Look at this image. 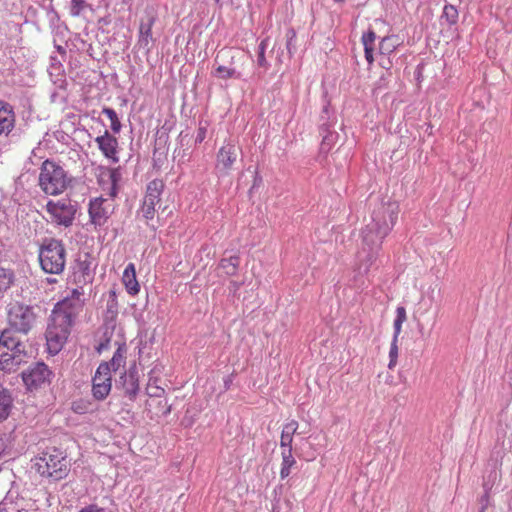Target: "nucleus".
Listing matches in <instances>:
<instances>
[{
    "mask_svg": "<svg viewBox=\"0 0 512 512\" xmlns=\"http://www.w3.org/2000/svg\"><path fill=\"white\" fill-rule=\"evenodd\" d=\"M84 285H78L71 294L58 302L52 310L50 322L46 330V341L49 353L57 354L66 343L75 318L82 310Z\"/></svg>",
    "mask_w": 512,
    "mask_h": 512,
    "instance_id": "obj_1",
    "label": "nucleus"
},
{
    "mask_svg": "<svg viewBox=\"0 0 512 512\" xmlns=\"http://www.w3.org/2000/svg\"><path fill=\"white\" fill-rule=\"evenodd\" d=\"M399 212V204L394 201L381 203L374 209L371 222L361 232L363 246L369 250L379 249L395 226Z\"/></svg>",
    "mask_w": 512,
    "mask_h": 512,
    "instance_id": "obj_2",
    "label": "nucleus"
},
{
    "mask_svg": "<svg viewBox=\"0 0 512 512\" xmlns=\"http://www.w3.org/2000/svg\"><path fill=\"white\" fill-rule=\"evenodd\" d=\"M121 174L118 168H103L99 175V184L108 196L101 195L90 201L89 216L94 225L101 226L106 223L114 209V198L118 192V182Z\"/></svg>",
    "mask_w": 512,
    "mask_h": 512,
    "instance_id": "obj_3",
    "label": "nucleus"
},
{
    "mask_svg": "<svg viewBox=\"0 0 512 512\" xmlns=\"http://www.w3.org/2000/svg\"><path fill=\"white\" fill-rule=\"evenodd\" d=\"M72 182L68 172L55 161L45 160L38 176V185L41 191L50 196L64 193Z\"/></svg>",
    "mask_w": 512,
    "mask_h": 512,
    "instance_id": "obj_4",
    "label": "nucleus"
},
{
    "mask_svg": "<svg viewBox=\"0 0 512 512\" xmlns=\"http://www.w3.org/2000/svg\"><path fill=\"white\" fill-rule=\"evenodd\" d=\"M34 466L42 477L54 480L63 479L69 471V461L63 452L56 448L42 452L36 457Z\"/></svg>",
    "mask_w": 512,
    "mask_h": 512,
    "instance_id": "obj_5",
    "label": "nucleus"
},
{
    "mask_svg": "<svg viewBox=\"0 0 512 512\" xmlns=\"http://www.w3.org/2000/svg\"><path fill=\"white\" fill-rule=\"evenodd\" d=\"M39 263L42 270L49 274H60L66 264V250L61 241L47 239L39 249Z\"/></svg>",
    "mask_w": 512,
    "mask_h": 512,
    "instance_id": "obj_6",
    "label": "nucleus"
},
{
    "mask_svg": "<svg viewBox=\"0 0 512 512\" xmlns=\"http://www.w3.org/2000/svg\"><path fill=\"white\" fill-rule=\"evenodd\" d=\"M45 212L48 222L54 225L69 227L74 221L76 207L69 198L51 199L45 205Z\"/></svg>",
    "mask_w": 512,
    "mask_h": 512,
    "instance_id": "obj_7",
    "label": "nucleus"
},
{
    "mask_svg": "<svg viewBox=\"0 0 512 512\" xmlns=\"http://www.w3.org/2000/svg\"><path fill=\"white\" fill-rule=\"evenodd\" d=\"M35 320L36 315L30 306L19 302L8 305L7 321L15 331L26 334L33 327Z\"/></svg>",
    "mask_w": 512,
    "mask_h": 512,
    "instance_id": "obj_8",
    "label": "nucleus"
},
{
    "mask_svg": "<svg viewBox=\"0 0 512 512\" xmlns=\"http://www.w3.org/2000/svg\"><path fill=\"white\" fill-rule=\"evenodd\" d=\"M240 152L241 149L233 140L229 139L223 143L216 153L214 170L217 177H228L231 175Z\"/></svg>",
    "mask_w": 512,
    "mask_h": 512,
    "instance_id": "obj_9",
    "label": "nucleus"
},
{
    "mask_svg": "<svg viewBox=\"0 0 512 512\" xmlns=\"http://www.w3.org/2000/svg\"><path fill=\"white\" fill-rule=\"evenodd\" d=\"M52 372L43 362L35 363L22 372V380L30 392L38 391L50 385Z\"/></svg>",
    "mask_w": 512,
    "mask_h": 512,
    "instance_id": "obj_10",
    "label": "nucleus"
},
{
    "mask_svg": "<svg viewBox=\"0 0 512 512\" xmlns=\"http://www.w3.org/2000/svg\"><path fill=\"white\" fill-rule=\"evenodd\" d=\"M19 342L3 333L0 337V369L14 371L20 364Z\"/></svg>",
    "mask_w": 512,
    "mask_h": 512,
    "instance_id": "obj_11",
    "label": "nucleus"
},
{
    "mask_svg": "<svg viewBox=\"0 0 512 512\" xmlns=\"http://www.w3.org/2000/svg\"><path fill=\"white\" fill-rule=\"evenodd\" d=\"M165 184L160 179H154L147 185L146 192L139 209V213L146 222L153 220L156 213V205L161 201V195L164 191Z\"/></svg>",
    "mask_w": 512,
    "mask_h": 512,
    "instance_id": "obj_12",
    "label": "nucleus"
},
{
    "mask_svg": "<svg viewBox=\"0 0 512 512\" xmlns=\"http://www.w3.org/2000/svg\"><path fill=\"white\" fill-rule=\"evenodd\" d=\"M112 389V373L109 365L100 363L92 378V395L98 401L105 400Z\"/></svg>",
    "mask_w": 512,
    "mask_h": 512,
    "instance_id": "obj_13",
    "label": "nucleus"
},
{
    "mask_svg": "<svg viewBox=\"0 0 512 512\" xmlns=\"http://www.w3.org/2000/svg\"><path fill=\"white\" fill-rule=\"evenodd\" d=\"M165 366L162 363H155L148 373V381L146 385V394L148 397H163L165 389L160 386L161 374L164 372Z\"/></svg>",
    "mask_w": 512,
    "mask_h": 512,
    "instance_id": "obj_14",
    "label": "nucleus"
},
{
    "mask_svg": "<svg viewBox=\"0 0 512 512\" xmlns=\"http://www.w3.org/2000/svg\"><path fill=\"white\" fill-rule=\"evenodd\" d=\"M95 142L106 158L111 160L113 163H117L119 161V157L117 155L118 140L116 137L111 135L108 131H105L103 135L96 137Z\"/></svg>",
    "mask_w": 512,
    "mask_h": 512,
    "instance_id": "obj_15",
    "label": "nucleus"
},
{
    "mask_svg": "<svg viewBox=\"0 0 512 512\" xmlns=\"http://www.w3.org/2000/svg\"><path fill=\"white\" fill-rule=\"evenodd\" d=\"M400 44V39L396 35H390L382 38L379 43V64L381 67L387 70L391 68L392 62L389 58L385 59V56L391 55Z\"/></svg>",
    "mask_w": 512,
    "mask_h": 512,
    "instance_id": "obj_16",
    "label": "nucleus"
},
{
    "mask_svg": "<svg viewBox=\"0 0 512 512\" xmlns=\"http://www.w3.org/2000/svg\"><path fill=\"white\" fill-rule=\"evenodd\" d=\"M145 411L150 419H154L168 415L171 411V407L165 396L148 397L145 402Z\"/></svg>",
    "mask_w": 512,
    "mask_h": 512,
    "instance_id": "obj_17",
    "label": "nucleus"
},
{
    "mask_svg": "<svg viewBox=\"0 0 512 512\" xmlns=\"http://www.w3.org/2000/svg\"><path fill=\"white\" fill-rule=\"evenodd\" d=\"M121 379L124 395L129 400L134 401L140 392V381L137 371L130 369L121 376Z\"/></svg>",
    "mask_w": 512,
    "mask_h": 512,
    "instance_id": "obj_18",
    "label": "nucleus"
},
{
    "mask_svg": "<svg viewBox=\"0 0 512 512\" xmlns=\"http://www.w3.org/2000/svg\"><path fill=\"white\" fill-rule=\"evenodd\" d=\"M122 283L129 295L135 296L140 292V284L137 280L136 267L134 263H129L124 269Z\"/></svg>",
    "mask_w": 512,
    "mask_h": 512,
    "instance_id": "obj_19",
    "label": "nucleus"
},
{
    "mask_svg": "<svg viewBox=\"0 0 512 512\" xmlns=\"http://www.w3.org/2000/svg\"><path fill=\"white\" fill-rule=\"evenodd\" d=\"M15 116L11 106L0 101V135L9 134L14 127Z\"/></svg>",
    "mask_w": 512,
    "mask_h": 512,
    "instance_id": "obj_20",
    "label": "nucleus"
},
{
    "mask_svg": "<svg viewBox=\"0 0 512 512\" xmlns=\"http://www.w3.org/2000/svg\"><path fill=\"white\" fill-rule=\"evenodd\" d=\"M299 424L296 420H291L283 426L281 437H280V447L281 449H293V437L297 432Z\"/></svg>",
    "mask_w": 512,
    "mask_h": 512,
    "instance_id": "obj_21",
    "label": "nucleus"
},
{
    "mask_svg": "<svg viewBox=\"0 0 512 512\" xmlns=\"http://www.w3.org/2000/svg\"><path fill=\"white\" fill-rule=\"evenodd\" d=\"M127 358V347L125 344H120L116 351L114 352L110 361H105L104 363L109 365V372H116L120 368H124L126 364Z\"/></svg>",
    "mask_w": 512,
    "mask_h": 512,
    "instance_id": "obj_22",
    "label": "nucleus"
},
{
    "mask_svg": "<svg viewBox=\"0 0 512 512\" xmlns=\"http://www.w3.org/2000/svg\"><path fill=\"white\" fill-rule=\"evenodd\" d=\"M376 34L373 30L362 35L361 41L364 46L365 59L371 65L374 62V47H375Z\"/></svg>",
    "mask_w": 512,
    "mask_h": 512,
    "instance_id": "obj_23",
    "label": "nucleus"
},
{
    "mask_svg": "<svg viewBox=\"0 0 512 512\" xmlns=\"http://www.w3.org/2000/svg\"><path fill=\"white\" fill-rule=\"evenodd\" d=\"M281 457L280 478L285 479L290 475L291 469L296 465L293 449H281Z\"/></svg>",
    "mask_w": 512,
    "mask_h": 512,
    "instance_id": "obj_24",
    "label": "nucleus"
},
{
    "mask_svg": "<svg viewBox=\"0 0 512 512\" xmlns=\"http://www.w3.org/2000/svg\"><path fill=\"white\" fill-rule=\"evenodd\" d=\"M13 408V399L9 391L0 387V423L8 418Z\"/></svg>",
    "mask_w": 512,
    "mask_h": 512,
    "instance_id": "obj_25",
    "label": "nucleus"
},
{
    "mask_svg": "<svg viewBox=\"0 0 512 512\" xmlns=\"http://www.w3.org/2000/svg\"><path fill=\"white\" fill-rule=\"evenodd\" d=\"M74 282L77 285H87L93 280V272L85 262L80 263L73 273Z\"/></svg>",
    "mask_w": 512,
    "mask_h": 512,
    "instance_id": "obj_26",
    "label": "nucleus"
},
{
    "mask_svg": "<svg viewBox=\"0 0 512 512\" xmlns=\"http://www.w3.org/2000/svg\"><path fill=\"white\" fill-rule=\"evenodd\" d=\"M154 22V17L150 16L146 21L140 23L139 43L145 47H148L152 41V27Z\"/></svg>",
    "mask_w": 512,
    "mask_h": 512,
    "instance_id": "obj_27",
    "label": "nucleus"
},
{
    "mask_svg": "<svg viewBox=\"0 0 512 512\" xmlns=\"http://www.w3.org/2000/svg\"><path fill=\"white\" fill-rule=\"evenodd\" d=\"M240 265V258L238 256H230L223 258L219 262V267L224 270L228 276H233L237 273Z\"/></svg>",
    "mask_w": 512,
    "mask_h": 512,
    "instance_id": "obj_28",
    "label": "nucleus"
},
{
    "mask_svg": "<svg viewBox=\"0 0 512 512\" xmlns=\"http://www.w3.org/2000/svg\"><path fill=\"white\" fill-rule=\"evenodd\" d=\"M407 320V313L406 309L403 306H399L396 309V317L394 319L393 328H394V335L393 339H399V335L402 332V325Z\"/></svg>",
    "mask_w": 512,
    "mask_h": 512,
    "instance_id": "obj_29",
    "label": "nucleus"
},
{
    "mask_svg": "<svg viewBox=\"0 0 512 512\" xmlns=\"http://www.w3.org/2000/svg\"><path fill=\"white\" fill-rule=\"evenodd\" d=\"M442 18L450 26L455 25L458 22L459 13L455 6L447 4L443 8Z\"/></svg>",
    "mask_w": 512,
    "mask_h": 512,
    "instance_id": "obj_30",
    "label": "nucleus"
},
{
    "mask_svg": "<svg viewBox=\"0 0 512 512\" xmlns=\"http://www.w3.org/2000/svg\"><path fill=\"white\" fill-rule=\"evenodd\" d=\"M13 282V275L10 271L0 267V299L10 288Z\"/></svg>",
    "mask_w": 512,
    "mask_h": 512,
    "instance_id": "obj_31",
    "label": "nucleus"
},
{
    "mask_svg": "<svg viewBox=\"0 0 512 512\" xmlns=\"http://www.w3.org/2000/svg\"><path fill=\"white\" fill-rule=\"evenodd\" d=\"M215 76L222 80H227V79H231V78H235V79L241 78V74L239 72H237L235 69L229 68V67H226L223 65H220L216 68Z\"/></svg>",
    "mask_w": 512,
    "mask_h": 512,
    "instance_id": "obj_32",
    "label": "nucleus"
},
{
    "mask_svg": "<svg viewBox=\"0 0 512 512\" xmlns=\"http://www.w3.org/2000/svg\"><path fill=\"white\" fill-rule=\"evenodd\" d=\"M102 113L107 116L110 120V127L114 133H119L121 130V122L118 118L117 113L112 108L105 107L102 110Z\"/></svg>",
    "mask_w": 512,
    "mask_h": 512,
    "instance_id": "obj_33",
    "label": "nucleus"
},
{
    "mask_svg": "<svg viewBox=\"0 0 512 512\" xmlns=\"http://www.w3.org/2000/svg\"><path fill=\"white\" fill-rule=\"evenodd\" d=\"M398 340L392 339L390 350H389V364L388 367L390 369L394 368L397 364L398 360Z\"/></svg>",
    "mask_w": 512,
    "mask_h": 512,
    "instance_id": "obj_34",
    "label": "nucleus"
},
{
    "mask_svg": "<svg viewBox=\"0 0 512 512\" xmlns=\"http://www.w3.org/2000/svg\"><path fill=\"white\" fill-rule=\"evenodd\" d=\"M87 6L86 0H71L70 14L79 16Z\"/></svg>",
    "mask_w": 512,
    "mask_h": 512,
    "instance_id": "obj_35",
    "label": "nucleus"
},
{
    "mask_svg": "<svg viewBox=\"0 0 512 512\" xmlns=\"http://www.w3.org/2000/svg\"><path fill=\"white\" fill-rule=\"evenodd\" d=\"M265 49H266V43H265V41H262L259 44V53H258V58H257V63L261 67H267V61L265 58Z\"/></svg>",
    "mask_w": 512,
    "mask_h": 512,
    "instance_id": "obj_36",
    "label": "nucleus"
},
{
    "mask_svg": "<svg viewBox=\"0 0 512 512\" xmlns=\"http://www.w3.org/2000/svg\"><path fill=\"white\" fill-rule=\"evenodd\" d=\"M207 128L206 126H199L196 135V142L201 143L206 138Z\"/></svg>",
    "mask_w": 512,
    "mask_h": 512,
    "instance_id": "obj_37",
    "label": "nucleus"
},
{
    "mask_svg": "<svg viewBox=\"0 0 512 512\" xmlns=\"http://www.w3.org/2000/svg\"><path fill=\"white\" fill-rule=\"evenodd\" d=\"M79 512H105V510L98 505L91 504L82 508Z\"/></svg>",
    "mask_w": 512,
    "mask_h": 512,
    "instance_id": "obj_38",
    "label": "nucleus"
},
{
    "mask_svg": "<svg viewBox=\"0 0 512 512\" xmlns=\"http://www.w3.org/2000/svg\"><path fill=\"white\" fill-rule=\"evenodd\" d=\"M116 301L113 300L110 304H108V313H111V318L114 319L116 317Z\"/></svg>",
    "mask_w": 512,
    "mask_h": 512,
    "instance_id": "obj_39",
    "label": "nucleus"
},
{
    "mask_svg": "<svg viewBox=\"0 0 512 512\" xmlns=\"http://www.w3.org/2000/svg\"><path fill=\"white\" fill-rule=\"evenodd\" d=\"M0 512H21L14 507H9L7 503H0Z\"/></svg>",
    "mask_w": 512,
    "mask_h": 512,
    "instance_id": "obj_40",
    "label": "nucleus"
},
{
    "mask_svg": "<svg viewBox=\"0 0 512 512\" xmlns=\"http://www.w3.org/2000/svg\"><path fill=\"white\" fill-rule=\"evenodd\" d=\"M233 284H234L235 289H238L240 287V284H237V283H233Z\"/></svg>",
    "mask_w": 512,
    "mask_h": 512,
    "instance_id": "obj_41",
    "label": "nucleus"
},
{
    "mask_svg": "<svg viewBox=\"0 0 512 512\" xmlns=\"http://www.w3.org/2000/svg\"><path fill=\"white\" fill-rule=\"evenodd\" d=\"M334 1L339 2V3L344 2V0H334Z\"/></svg>",
    "mask_w": 512,
    "mask_h": 512,
    "instance_id": "obj_42",
    "label": "nucleus"
}]
</instances>
